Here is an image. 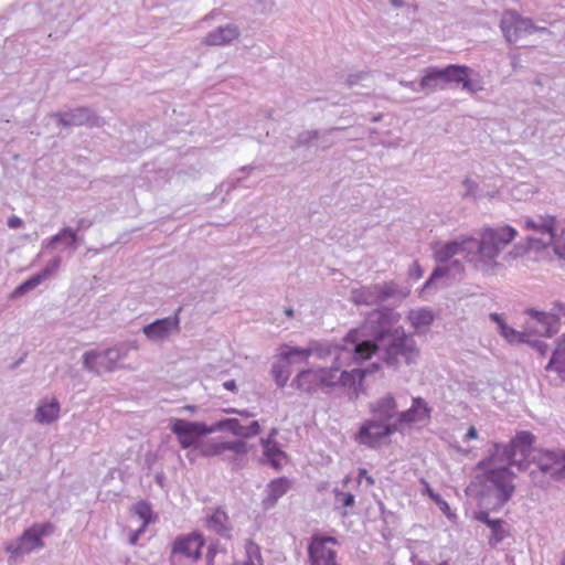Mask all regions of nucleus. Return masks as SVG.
I'll return each instance as SVG.
<instances>
[{"label": "nucleus", "instance_id": "nucleus-15", "mask_svg": "<svg viewBox=\"0 0 565 565\" xmlns=\"http://www.w3.org/2000/svg\"><path fill=\"white\" fill-rule=\"evenodd\" d=\"M50 117L56 119L58 125L65 128L74 126L102 127L105 124L104 119L88 107H78L68 111H55L50 114Z\"/></svg>", "mask_w": 565, "mask_h": 565}, {"label": "nucleus", "instance_id": "nucleus-5", "mask_svg": "<svg viewBox=\"0 0 565 565\" xmlns=\"http://www.w3.org/2000/svg\"><path fill=\"white\" fill-rule=\"evenodd\" d=\"M523 230L533 234L526 238L529 249L554 246V252L565 258V230L556 233V217L553 215L523 216L520 220Z\"/></svg>", "mask_w": 565, "mask_h": 565}, {"label": "nucleus", "instance_id": "nucleus-40", "mask_svg": "<svg viewBox=\"0 0 565 565\" xmlns=\"http://www.w3.org/2000/svg\"><path fill=\"white\" fill-rule=\"evenodd\" d=\"M320 136V129H309L299 132L296 137L295 143L291 146L292 150L300 147H308L312 142L317 141Z\"/></svg>", "mask_w": 565, "mask_h": 565}, {"label": "nucleus", "instance_id": "nucleus-8", "mask_svg": "<svg viewBox=\"0 0 565 565\" xmlns=\"http://www.w3.org/2000/svg\"><path fill=\"white\" fill-rule=\"evenodd\" d=\"M127 356L126 347L119 344L104 351L90 350L83 355L84 369L100 374L102 372H113L118 367L117 363Z\"/></svg>", "mask_w": 565, "mask_h": 565}, {"label": "nucleus", "instance_id": "nucleus-48", "mask_svg": "<svg viewBox=\"0 0 565 565\" xmlns=\"http://www.w3.org/2000/svg\"><path fill=\"white\" fill-rule=\"evenodd\" d=\"M61 258L54 257L38 275L43 279V281L52 276L60 267Z\"/></svg>", "mask_w": 565, "mask_h": 565}, {"label": "nucleus", "instance_id": "nucleus-37", "mask_svg": "<svg viewBox=\"0 0 565 565\" xmlns=\"http://www.w3.org/2000/svg\"><path fill=\"white\" fill-rule=\"evenodd\" d=\"M499 332L511 344H520V343L530 342V339L527 337V332L525 329L523 331H518L505 323V324L501 326V329L499 330Z\"/></svg>", "mask_w": 565, "mask_h": 565}, {"label": "nucleus", "instance_id": "nucleus-31", "mask_svg": "<svg viewBox=\"0 0 565 565\" xmlns=\"http://www.w3.org/2000/svg\"><path fill=\"white\" fill-rule=\"evenodd\" d=\"M260 444L263 446V455L266 458V461L275 469H279L286 456L279 448L277 441L270 438H262Z\"/></svg>", "mask_w": 565, "mask_h": 565}, {"label": "nucleus", "instance_id": "nucleus-51", "mask_svg": "<svg viewBox=\"0 0 565 565\" xmlns=\"http://www.w3.org/2000/svg\"><path fill=\"white\" fill-rule=\"evenodd\" d=\"M461 84L463 89L471 93L478 92L480 89V87L475 85L468 77H465Z\"/></svg>", "mask_w": 565, "mask_h": 565}, {"label": "nucleus", "instance_id": "nucleus-12", "mask_svg": "<svg viewBox=\"0 0 565 565\" xmlns=\"http://www.w3.org/2000/svg\"><path fill=\"white\" fill-rule=\"evenodd\" d=\"M396 431L398 430L395 422L385 423L373 416L362 424L355 435V440L361 445L375 448L384 438L392 436Z\"/></svg>", "mask_w": 565, "mask_h": 565}, {"label": "nucleus", "instance_id": "nucleus-25", "mask_svg": "<svg viewBox=\"0 0 565 565\" xmlns=\"http://www.w3.org/2000/svg\"><path fill=\"white\" fill-rule=\"evenodd\" d=\"M292 385L306 393L316 392L318 387H322L320 367L300 371L294 379Z\"/></svg>", "mask_w": 565, "mask_h": 565}, {"label": "nucleus", "instance_id": "nucleus-43", "mask_svg": "<svg viewBox=\"0 0 565 565\" xmlns=\"http://www.w3.org/2000/svg\"><path fill=\"white\" fill-rule=\"evenodd\" d=\"M226 519H227V516L224 512L216 511L214 514H212L207 519V521H206L207 527L210 530L215 531L218 534H224L227 531V527L225 525Z\"/></svg>", "mask_w": 565, "mask_h": 565}, {"label": "nucleus", "instance_id": "nucleus-6", "mask_svg": "<svg viewBox=\"0 0 565 565\" xmlns=\"http://www.w3.org/2000/svg\"><path fill=\"white\" fill-rule=\"evenodd\" d=\"M360 352L350 353L349 351L340 352L339 355L332 361L331 366L320 367L322 387H335L338 385L343 387H355L361 384L369 373V370L353 369L351 371L342 370L344 366H350L352 363H361L365 361Z\"/></svg>", "mask_w": 565, "mask_h": 565}, {"label": "nucleus", "instance_id": "nucleus-23", "mask_svg": "<svg viewBox=\"0 0 565 565\" xmlns=\"http://www.w3.org/2000/svg\"><path fill=\"white\" fill-rule=\"evenodd\" d=\"M201 454L205 457L221 456L230 450L234 454H246L247 445L243 440L209 441L200 446Z\"/></svg>", "mask_w": 565, "mask_h": 565}, {"label": "nucleus", "instance_id": "nucleus-14", "mask_svg": "<svg viewBox=\"0 0 565 565\" xmlns=\"http://www.w3.org/2000/svg\"><path fill=\"white\" fill-rule=\"evenodd\" d=\"M180 311L181 308H179L173 316L157 319L153 322L146 324L141 330L142 333L150 342L153 343L168 341L172 335L180 332Z\"/></svg>", "mask_w": 565, "mask_h": 565}, {"label": "nucleus", "instance_id": "nucleus-53", "mask_svg": "<svg viewBox=\"0 0 565 565\" xmlns=\"http://www.w3.org/2000/svg\"><path fill=\"white\" fill-rule=\"evenodd\" d=\"M362 479H364L369 486L374 484V479L367 475V471L365 469L359 470V481L361 482Z\"/></svg>", "mask_w": 565, "mask_h": 565}, {"label": "nucleus", "instance_id": "nucleus-3", "mask_svg": "<svg viewBox=\"0 0 565 565\" xmlns=\"http://www.w3.org/2000/svg\"><path fill=\"white\" fill-rule=\"evenodd\" d=\"M398 320L399 313L391 309H375L366 316L361 327L348 333V339L352 340L356 344V350L369 360L372 358L373 345L388 335Z\"/></svg>", "mask_w": 565, "mask_h": 565}, {"label": "nucleus", "instance_id": "nucleus-50", "mask_svg": "<svg viewBox=\"0 0 565 565\" xmlns=\"http://www.w3.org/2000/svg\"><path fill=\"white\" fill-rule=\"evenodd\" d=\"M526 252V248L522 247V246H514L513 249L511 252H509L504 258L510 260V259H515L518 257H521L523 256V254Z\"/></svg>", "mask_w": 565, "mask_h": 565}, {"label": "nucleus", "instance_id": "nucleus-46", "mask_svg": "<svg viewBox=\"0 0 565 565\" xmlns=\"http://www.w3.org/2000/svg\"><path fill=\"white\" fill-rule=\"evenodd\" d=\"M462 186L465 188L462 198H472L473 200L480 198V195L478 194L479 185L476 181L471 180L470 178H466L462 181Z\"/></svg>", "mask_w": 565, "mask_h": 565}, {"label": "nucleus", "instance_id": "nucleus-22", "mask_svg": "<svg viewBox=\"0 0 565 565\" xmlns=\"http://www.w3.org/2000/svg\"><path fill=\"white\" fill-rule=\"evenodd\" d=\"M204 545L203 537L200 534H190L179 537L173 544V553L184 555L185 557L196 561L201 556V548Z\"/></svg>", "mask_w": 565, "mask_h": 565}, {"label": "nucleus", "instance_id": "nucleus-33", "mask_svg": "<svg viewBox=\"0 0 565 565\" xmlns=\"http://www.w3.org/2000/svg\"><path fill=\"white\" fill-rule=\"evenodd\" d=\"M444 83L441 71L437 67H428L424 71V75L419 82V88L426 94L441 88Z\"/></svg>", "mask_w": 565, "mask_h": 565}, {"label": "nucleus", "instance_id": "nucleus-11", "mask_svg": "<svg viewBox=\"0 0 565 565\" xmlns=\"http://www.w3.org/2000/svg\"><path fill=\"white\" fill-rule=\"evenodd\" d=\"M529 319L525 321V330L527 337H552L559 330V318L558 315L552 309V311H539L533 308L525 310Z\"/></svg>", "mask_w": 565, "mask_h": 565}, {"label": "nucleus", "instance_id": "nucleus-13", "mask_svg": "<svg viewBox=\"0 0 565 565\" xmlns=\"http://www.w3.org/2000/svg\"><path fill=\"white\" fill-rule=\"evenodd\" d=\"M170 428L183 449L198 447V441L202 436L212 434L210 426H206L204 423L189 422L180 418H172Z\"/></svg>", "mask_w": 565, "mask_h": 565}, {"label": "nucleus", "instance_id": "nucleus-55", "mask_svg": "<svg viewBox=\"0 0 565 565\" xmlns=\"http://www.w3.org/2000/svg\"><path fill=\"white\" fill-rule=\"evenodd\" d=\"M553 310L558 315V318L561 316H565V301H556L553 305Z\"/></svg>", "mask_w": 565, "mask_h": 565}, {"label": "nucleus", "instance_id": "nucleus-58", "mask_svg": "<svg viewBox=\"0 0 565 565\" xmlns=\"http://www.w3.org/2000/svg\"><path fill=\"white\" fill-rule=\"evenodd\" d=\"M120 347H126V350H127V354L129 353L130 350H138L139 347H138V343L137 341H128V342H122V343H119Z\"/></svg>", "mask_w": 565, "mask_h": 565}, {"label": "nucleus", "instance_id": "nucleus-28", "mask_svg": "<svg viewBox=\"0 0 565 565\" xmlns=\"http://www.w3.org/2000/svg\"><path fill=\"white\" fill-rule=\"evenodd\" d=\"M60 411V403L55 398L42 402L35 411L34 420L42 425L52 424L58 419Z\"/></svg>", "mask_w": 565, "mask_h": 565}, {"label": "nucleus", "instance_id": "nucleus-10", "mask_svg": "<svg viewBox=\"0 0 565 565\" xmlns=\"http://www.w3.org/2000/svg\"><path fill=\"white\" fill-rule=\"evenodd\" d=\"M554 480L565 481V452L563 450L537 449L529 460Z\"/></svg>", "mask_w": 565, "mask_h": 565}, {"label": "nucleus", "instance_id": "nucleus-2", "mask_svg": "<svg viewBox=\"0 0 565 565\" xmlns=\"http://www.w3.org/2000/svg\"><path fill=\"white\" fill-rule=\"evenodd\" d=\"M515 236L516 230L509 225L487 227L481 232L480 239L462 235L454 241L437 243L434 256L437 263L446 264L454 256L461 255L477 269L489 270L498 266L497 257Z\"/></svg>", "mask_w": 565, "mask_h": 565}, {"label": "nucleus", "instance_id": "nucleus-44", "mask_svg": "<svg viewBox=\"0 0 565 565\" xmlns=\"http://www.w3.org/2000/svg\"><path fill=\"white\" fill-rule=\"evenodd\" d=\"M246 559L245 561H252L256 564H262V554L259 546L252 540H248L246 543Z\"/></svg>", "mask_w": 565, "mask_h": 565}, {"label": "nucleus", "instance_id": "nucleus-41", "mask_svg": "<svg viewBox=\"0 0 565 565\" xmlns=\"http://www.w3.org/2000/svg\"><path fill=\"white\" fill-rule=\"evenodd\" d=\"M450 270H454V276H455L456 274H461L463 271V266L459 260L456 259L451 263V265L449 267H443V266L436 267L434 269V271L431 273L429 279L426 281L425 288H427L433 280L447 275Z\"/></svg>", "mask_w": 565, "mask_h": 565}, {"label": "nucleus", "instance_id": "nucleus-62", "mask_svg": "<svg viewBox=\"0 0 565 565\" xmlns=\"http://www.w3.org/2000/svg\"><path fill=\"white\" fill-rule=\"evenodd\" d=\"M231 413L238 414L244 417H253L254 416V414L249 413L248 411L232 409Z\"/></svg>", "mask_w": 565, "mask_h": 565}, {"label": "nucleus", "instance_id": "nucleus-27", "mask_svg": "<svg viewBox=\"0 0 565 565\" xmlns=\"http://www.w3.org/2000/svg\"><path fill=\"white\" fill-rule=\"evenodd\" d=\"M78 230H73L68 226L63 227L57 234L53 235L49 239L43 241L45 248H55L57 244H63L66 248L77 249L79 237L77 235Z\"/></svg>", "mask_w": 565, "mask_h": 565}, {"label": "nucleus", "instance_id": "nucleus-20", "mask_svg": "<svg viewBox=\"0 0 565 565\" xmlns=\"http://www.w3.org/2000/svg\"><path fill=\"white\" fill-rule=\"evenodd\" d=\"M241 30L238 25L228 23L209 32L204 36L203 43L209 46H224L237 40Z\"/></svg>", "mask_w": 565, "mask_h": 565}, {"label": "nucleus", "instance_id": "nucleus-59", "mask_svg": "<svg viewBox=\"0 0 565 565\" xmlns=\"http://www.w3.org/2000/svg\"><path fill=\"white\" fill-rule=\"evenodd\" d=\"M478 437V431L473 426H470L469 429L466 433L465 439H476Z\"/></svg>", "mask_w": 565, "mask_h": 565}, {"label": "nucleus", "instance_id": "nucleus-45", "mask_svg": "<svg viewBox=\"0 0 565 565\" xmlns=\"http://www.w3.org/2000/svg\"><path fill=\"white\" fill-rule=\"evenodd\" d=\"M135 512L142 521V529H145L150 522L151 509L146 502H138L135 505Z\"/></svg>", "mask_w": 565, "mask_h": 565}, {"label": "nucleus", "instance_id": "nucleus-19", "mask_svg": "<svg viewBox=\"0 0 565 565\" xmlns=\"http://www.w3.org/2000/svg\"><path fill=\"white\" fill-rule=\"evenodd\" d=\"M211 433L227 430L242 438H250L259 434V423L254 420L248 426H243L236 418H226L210 426Z\"/></svg>", "mask_w": 565, "mask_h": 565}, {"label": "nucleus", "instance_id": "nucleus-16", "mask_svg": "<svg viewBox=\"0 0 565 565\" xmlns=\"http://www.w3.org/2000/svg\"><path fill=\"white\" fill-rule=\"evenodd\" d=\"M430 412L431 408L428 407L424 398L414 397L412 406L406 411L399 412L397 419L394 420L397 430L403 431L405 427L412 424L428 420L430 418Z\"/></svg>", "mask_w": 565, "mask_h": 565}, {"label": "nucleus", "instance_id": "nucleus-4", "mask_svg": "<svg viewBox=\"0 0 565 565\" xmlns=\"http://www.w3.org/2000/svg\"><path fill=\"white\" fill-rule=\"evenodd\" d=\"M377 354L380 360L388 366L397 367L402 362L415 363L419 350L412 334H407L402 327H396L382 341L375 343L372 355Z\"/></svg>", "mask_w": 565, "mask_h": 565}, {"label": "nucleus", "instance_id": "nucleus-61", "mask_svg": "<svg viewBox=\"0 0 565 565\" xmlns=\"http://www.w3.org/2000/svg\"><path fill=\"white\" fill-rule=\"evenodd\" d=\"M218 15H220V10L218 9H213L210 13H207L203 18V21H209V20L216 19Z\"/></svg>", "mask_w": 565, "mask_h": 565}, {"label": "nucleus", "instance_id": "nucleus-1", "mask_svg": "<svg viewBox=\"0 0 565 565\" xmlns=\"http://www.w3.org/2000/svg\"><path fill=\"white\" fill-rule=\"evenodd\" d=\"M534 436L529 431L519 433L509 445H494L491 456L478 463L484 469L482 476L483 491L480 494V504L493 511L501 509L514 492L513 478L509 466H519L523 459L530 460Z\"/></svg>", "mask_w": 565, "mask_h": 565}, {"label": "nucleus", "instance_id": "nucleus-52", "mask_svg": "<svg viewBox=\"0 0 565 565\" xmlns=\"http://www.w3.org/2000/svg\"><path fill=\"white\" fill-rule=\"evenodd\" d=\"M23 224L22 220L15 215L8 218V226L10 228H19Z\"/></svg>", "mask_w": 565, "mask_h": 565}, {"label": "nucleus", "instance_id": "nucleus-32", "mask_svg": "<svg viewBox=\"0 0 565 565\" xmlns=\"http://www.w3.org/2000/svg\"><path fill=\"white\" fill-rule=\"evenodd\" d=\"M406 319L419 332L423 328H427L434 322L435 316L429 308H418L412 309L407 313Z\"/></svg>", "mask_w": 565, "mask_h": 565}, {"label": "nucleus", "instance_id": "nucleus-18", "mask_svg": "<svg viewBox=\"0 0 565 565\" xmlns=\"http://www.w3.org/2000/svg\"><path fill=\"white\" fill-rule=\"evenodd\" d=\"M315 355L320 360H327L332 358L335 359L340 352L349 351L350 353H358L356 344L352 340L348 339V334L342 339L341 343H333L331 341H316L313 340Z\"/></svg>", "mask_w": 565, "mask_h": 565}, {"label": "nucleus", "instance_id": "nucleus-26", "mask_svg": "<svg viewBox=\"0 0 565 565\" xmlns=\"http://www.w3.org/2000/svg\"><path fill=\"white\" fill-rule=\"evenodd\" d=\"M311 565H339L335 551L327 547L321 541H312L308 547Z\"/></svg>", "mask_w": 565, "mask_h": 565}, {"label": "nucleus", "instance_id": "nucleus-60", "mask_svg": "<svg viewBox=\"0 0 565 565\" xmlns=\"http://www.w3.org/2000/svg\"><path fill=\"white\" fill-rule=\"evenodd\" d=\"M223 386L225 390L231 391V392H236V390H237L236 382L234 380H228V381L224 382Z\"/></svg>", "mask_w": 565, "mask_h": 565}, {"label": "nucleus", "instance_id": "nucleus-47", "mask_svg": "<svg viewBox=\"0 0 565 565\" xmlns=\"http://www.w3.org/2000/svg\"><path fill=\"white\" fill-rule=\"evenodd\" d=\"M335 503L340 504L343 508H351L354 505L355 499L354 495L350 492H342L340 490H334Z\"/></svg>", "mask_w": 565, "mask_h": 565}, {"label": "nucleus", "instance_id": "nucleus-24", "mask_svg": "<svg viewBox=\"0 0 565 565\" xmlns=\"http://www.w3.org/2000/svg\"><path fill=\"white\" fill-rule=\"evenodd\" d=\"M290 489V481L285 478H278L271 480L266 488V497L262 501V507L264 510L273 509L278 500L284 497L288 490Z\"/></svg>", "mask_w": 565, "mask_h": 565}, {"label": "nucleus", "instance_id": "nucleus-63", "mask_svg": "<svg viewBox=\"0 0 565 565\" xmlns=\"http://www.w3.org/2000/svg\"><path fill=\"white\" fill-rule=\"evenodd\" d=\"M360 77H361V75H351V76H349L348 85L352 86V85L356 84L358 81L360 79Z\"/></svg>", "mask_w": 565, "mask_h": 565}, {"label": "nucleus", "instance_id": "nucleus-54", "mask_svg": "<svg viewBox=\"0 0 565 565\" xmlns=\"http://www.w3.org/2000/svg\"><path fill=\"white\" fill-rule=\"evenodd\" d=\"M399 85L403 86V87H407L409 89H412L413 92L415 93H419L422 92L420 88H419V84H416L415 82H408V81H399Z\"/></svg>", "mask_w": 565, "mask_h": 565}, {"label": "nucleus", "instance_id": "nucleus-29", "mask_svg": "<svg viewBox=\"0 0 565 565\" xmlns=\"http://www.w3.org/2000/svg\"><path fill=\"white\" fill-rule=\"evenodd\" d=\"M379 303H382L390 299L403 300L409 291L406 288L401 287L397 282L391 280L383 284H376Z\"/></svg>", "mask_w": 565, "mask_h": 565}, {"label": "nucleus", "instance_id": "nucleus-36", "mask_svg": "<svg viewBox=\"0 0 565 565\" xmlns=\"http://www.w3.org/2000/svg\"><path fill=\"white\" fill-rule=\"evenodd\" d=\"M313 341H310L307 348H294L290 345H284L280 349L279 356L281 360L292 361L294 353H299V360L306 361L310 355H315Z\"/></svg>", "mask_w": 565, "mask_h": 565}, {"label": "nucleus", "instance_id": "nucleus-49", "mask_svg": "<svg viewBox=\"0 0 565 565\" xmlns=\"http://www.w3.org/2000/svg\"><path fill=\"white\" fill-rule=\"evenodd\" d=\"M527 344L532 345L541 356H544L548 351V345L542 341V340H531L530 342H526Z\"/></svg>", "mask_w": 565, "mask_h": 565}, {"label": "nucleus", "instance_id": "nucleus-35", "mask_svg": "<svg viewBox=\"0 0 565 565\" xmlns=\"http://www.w3.org/2000/svg\"><path fill=\"white\" fill-rule=\"evenodd\" d=\"M444 83H457L461 84L465 77H468L470 68L460 65H448L445 68H440Z\"/></svg>", "mask_w": 565, "mask_h": 565}, {"label": "nucleus", "instance_id": "nucleus-30", "mask_svg": "<svg viewBox=\"0 0 565 565\" xmlns=\"http://www.w3.org/2000/svg\"><path fill=\"white\" fill-rule=\"evenodd\" d=\"M350 300L355 305H379L376 284L353 288L350 292Z\"/></svg>", "mask_w": 565, "mask_h": 565}, {"label": "nucleus", "instance_id": "nucleus-7", "mask_svg": "<svg viewBox=\"0 0 565 565\" xmlns=\"http://www.w3.org/2000/svg\"><path fill=\"white\" fill-rule=\"evenodd\" d=\"M55 526L50 522L34 523L25 529L20 536L6 543L4 550L10 554L9 563H15L20 557L40 551L44 547V537L50 536Z\"/></svg>", "mask_w": 565, "mask_h": 565}, {"label": "nucleus", "instance_id": "nucleus-38", "mask_svg": "<svg viewBox=\"0 0 565 565\" xmlns=\"http://www.w3.org/2000/svg\"><path fill=\"white\" fill-rule=\"evenodd\" d=\"M291 361L277 362L271 367V374L278 387H284L289 380L290 370L289 363Z\"/></svg>", "mask_w": 565, "mask_h": 565}, {"label": "nucleus", "instance_id": "nucleus-17", "mask_svg": "<svg viewBox=\"0 0 565 565\" xmlns=\"http://www.w3.org/2000/svg\"><path fill=\"white\" fill-rule=\"evenodd\" d=\"M369 409L375 418L385 423H394L399 414L398 404L392 393H386L385 395L371 402Z\"/></svg>", "mask_w": 565, "mask_h": 565}, {"label": "nucleus", "instance_id": "nucleus-42", "mask_svg": "<svg viewBox=\"0 0 565 565\" xmlns=\"http://www.w3.org/2000/svg\"><path fill=\"white\" fill-rule=\"evenodd\" d=\"M42 281H43V279L38 274L33 275L28 280H25L24 282L19 285L12 291L11 298L15 299V298H19V297L25 295L26 292H29V291L33 290L34 288H36Z\"/></svg>", "mask_w": 565, "mask_h": 565}, {"label": "nucleus", "instance_id": "nucleus-57", "mask_svg": "<svg viewBox=\"0 0 565 565\" xmlns=\"http://www.w3.org/2000/svg\"><path fill=\"white\" fill-rule=\"evenodd\" d=\"M312 541H321L323 545H326L327 543H337V539L333 536H315Z\"/></svg>", "mask_w": 565, "mask_h": 565}, {"label": "nucleus", "instance_id": "nucleus-34", "mask_svg": "<svg viewBox=\"0 0 565 565\" xmlns=\"http://www.w3.org/2000/svg\"><path fill=\"white\" fill-rule=\"evenodd\" d=\"M547 371H555L563 380H565V334L554 350L552 358L546 365Z\"/></svg>", "mask_w": 565, "mask_h": 565}, {"label": "nucleus", "instance_id": "nucleus-39", "mask_svg": "<svg viewBox=\"0 0 565 565\" xmlns=\"http://www.w3.org/2000/svg\"><path fill=\"white\" fill-rule=\"evenodd\" d=\"M344 130V128L341 127H332L329 129H320V136L317 141H319L318 148L321 150H328L331 148L335 142V135L340 131Z\"/></svg>", "mask_w": 565, "mask_h": 565}, {"label": "nucleus", "instance_id": "nucleus-21", "mask_svg": "<svg viewBox=\"0 0 565 565\" xmlns=\"http://www.w3.org/2000/svg\"><path fill=\"white\" fill-rule=\"evenodd\" d=\"M475 519L484 523L491 530V535L488 540V543L491 547H495L505 537L509 536L505 521L502 519H491L488 511L477 512L475 514Z\"/></svg>", "mask_w": 565, "mask_h": 565}, {"label": "nucleus", "instance_id": "nucleus-9", "mask_svg": "<svg viewBox=\"0 0 565 565\" xmlns=\"http://www.w3.org/2000/svg\"><path fill=\"white\" fill-rule=\"evenodd\" d=\"M501 31L509 43H516L532 33L551 34L545 26H537L531 19L522 18L515 13H505L500 22Z\"/></svg>", "mask_w": 565, "mask_h": 565}, {"label": "nucleus", "instance_id": "nucleus-64", "mask_svg": "<svg viewBox=\"0 0 565 565\" xmlns=\"http://www.w3.org/2000/svg\"><path fill=\"white\" fill-rule=\"evenodd\" d=\"M390 3L394 8H402L405 4L404 0H390Z\"/></svg>", "mask_w": 565, "mask_h": 565}, {"label": "nucleus", "instance_id": "nucleus-56", "mask_svg": "<svg viewBox=\"0 0 565 565\" xmlns=\"http://www.w3.org/2000/svg\"><path fill=\"white\" fill-rule=\"evenodd\" d=\"M489 318L498 324L499 330L501 329L502 324H505L503 318L499 313L492 312L489 315Z\"/></svg>", "mask_w": 565, "mask_h": 565}]
</instances>
